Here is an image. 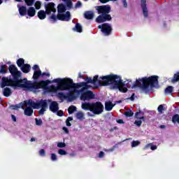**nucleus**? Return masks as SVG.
<instances>
[{
  "mask_svg": "<svg viewBox=\"0 0 179 179\" xmlns=\"http://www.w3.org/2000/svg\"><path fill=\"white\" fill-rule=\"evenodd\" d=\"M15 1H17V2H20V1H22V0H15Z\"/></svg>",
  "mask_w": 179,
  "mask_h": 179,
  "instance_id": "52",
  "label": "nucleus"
},
{
  "mask_svg": "<svg viewBox=\"0 0 179 179\" xmlns=\"http://www.w3.org/2000/svg\"><path fill=\"white\" fill-rule=\"evenodd\" d=\"M27 15H28V16L33 17V16H34L36 15V9H34V8H33V7H30L27 10Z\"/></svg>",
  "mask_w": 179,
  "mask_h": 179,
  "instance_id": "17",
  "label": "nucleus"
},
{
  "mask_svg": "<svg viewBox=\"0 0 179 179\" xmlns=\"http://www.w3.org/2000/svg\"><path fill=\"white\" fill-rule=\"evenodd\" d=\"M46 14H47V9L45 8V11H44V10H40V11H38V17L41 20H44V19H45V17H46Z\"/></svg>",
  "mask_w": 179,
  "mask_h": 179,
  "instance_id": "13",
  "label": "nucleus"
},
{
  "mask_svg": "<svg viewBox=\"0 0 179 179\" xmlns=\"http://www.w3.org/2000/svg\"><path fill=\"white\" fill-rule=\"evenodd\" d=\"M82 6V3L80 1H78L76 4V8H80Z\"/></svg>",
  "mask_w": 179,
  "mask_h": 179,
  "instance_id": "43",
  "label": "nucleus"
},
{
  "mask_svg": "<svg viewBox=\"0 0 179 179\" xmlns=\"http://www.w3.org/2000/svg\"><path fill=\"white\" fill-rule=\"evenodd\" d=\"M56 113L59 117H62L64 115V112H62V110H57Z\"/></svg>",
  "mask_w": 179,
  "mask_h": 179,
  "instance_id": "42",
  "label": "nucleus"
},
{
  "mask_svg": "<svg viewBox=\"0 0 179 179\" xmlns=\"http://www.w3.org/2000/svg\"><path fill=\"white\" fill-rule=\"evenodd\" d=\"M63 131L66 133V134H69V131L68 130V129L66 127H63Z\"/></svg>",
  "mask_w": 179,
  "mask_h": 179,
  "instance_id": "44",
  "label": "nucleus"
},
{
  "mask_svg": "<svg viewBox=\"0 0 179 179\" xmlns=\"http://www.w3.org/2000/svg\"><path fill=\"white\" fill-rule=\"evenodd\" d=\"M79 78H82V75L79 74Z\"/></svg>",
  "mask_w": 179,
  "mask_h": 179,
  "instance_id": "53",
  "label": "nucleus"
},
{
  "mask_svg": "<svg viewBox=\"0 0 179 179\" xmlns=\"http://www.w3.org/2000/svg\"><path fill=\"white\" fill-rule=\"evenodd\" d=\"M50 102L47 105V108H48V104H50V110L52 113H57L59 108L58 107V103L57 101H52L51 99H48Z\"/></svg>",
  "mask_w": 179,
  "mask_h": 179,
  "instance_id": "10",
  "label": "nucleus"
},
{
  "mask_svg": "<svg viewBox=\"0 0 179 179\" xmlns=\"http://www.w3.org/2000/svg\"><path fill=\"white\" fill-rule=\"evenodd\" d=\"M3 94L6 97H9V96H10V94H12V90H10V88H9V87L4 88L3 90Z\"/></svg>",
  "mask_w": 179,
  "mask_h": 179,
  "instance_id": "15",
  "label": "nucleus"
},
{
  "mask_svg": "<svg viewBox=\"0 0 179 179\" xmlns=\"http://www.w3.org/2000/svg\"><path fill=\"white\" fill-rule=\"evenodd\" d=\"M173 122H178L179 124V115H175L172 118Z\"/></svg>",
  "mask_w": 179,
  "mask_h": 179,
  "instance_id": "29",
  "label": "nucleus"
},
{
  "mask_svg": "<svg viewBox=\"0 0 179 179\" xmlns=\"http://www.w3.org/2000/svg\"><path fill=\"white\" fill-rule=\"evenodd\" d=\"M1 3H2V0H0V5H1Z\"/></svg>",
  "mask_w": 179,
  "mask_h": 179,
  "instance_id": "54",
  "label": "nucleus"
},
{
  "mask_svg": "<svg viewBox=\"0 0 179 179\" xmlns=\"http://www.w3.org/2000/svg\"><path fill=\"white\" fill-rule=\"evenodd\" d=\"M126 117H132L134 115V112L131 110H127L124 113Z\"/></svg>",
  "mask_w": 179,
  "mask_h": 179,
  "instance_id": "30",
  "label": "nucleus"
},
{
  "mask_svg": "<svg viewBox=\"0 0 179 179\" xmlns=\"http://www.w3.org/2000/svg\"><path fill=\"white\" fill-rule=\"evenodd\" d=\"M94 16V13L92 11H87L85 13V19H93Z\"/></svg>",
  "mask_w": 179,
  "mask_h": 179,
  "instance_id": "19",
  "label": "nucleus"
},
{
  "mask_svg": "<svg viewBox=\"0 0 179 179\" xmlns=\"http://www.w3.org/2000/svg\"><path fill=\"white\" fill-rule=\"evenodd\" d=\"M58 153H59V155H61L62 156H65V155H66V151H65L62 149H60V150H59Z\"/></svg>",
  "mask_w": 179,
  "mask_h": 179,
  "instance_id": "37",
  "label": "nucleus"
},
{
  "mask_svg": "<svg viewBox=\"0 0 179 179\" xmlns=\"http://www.w3.org/2000/svg\"><path fill=\"white\" fill-rule=\"evenodd\" d=\"M99 29H101L102 33H103V34L105 36H109L110 33H111V25H110V24H103L101 25H99Z\"/></svg>",
  "mask_w": 179,
  "mask_h": 179,
  "instance_id": "8",
  "label": "nucleus"
},
{
  "mask_svg": "<svg viewBox=\"0 0 179 179\" xmlns=\"http://www.w3.org/2000/svg\"><path fill=\"white\" fill-rule=\"evenodd\" d=\"M39 155L40 156H45V151L44 149H42L39 151Z\"/></svg>",
  "mask_w": 179,
  "mask_h": 179,
  "instance_id": "40",
  "label": "nucleus"
},
{
  "mask_svg": "<svg viewBox=\"0 0 179 179\" xmlns=\"http://www.w3.org/2000/svg\"><path fill=\"white\" fill-rule=\"evenodd\" d=\"M171 92H173V87H171V86L166 87L165 90L166 94H170V93H171Z\"/></svg>",
  "mask_w": 179,
  "mask_h": 179,
  "instance_id": "27",
  "label": "nucleus"
},
{
  "mask_svg": "<svg viewBox=\"0 0 179 179\" xmlns=\"http://www.w3.org/2000/svg\"><path fill=\"white\" fill-rule=\"evenodd\" d=\"M148 148H150L151 150H156L157 149V146L153 145L152 144H148L145 147V149H148Z\"/></svg>",
  "mask_w": 179,
  "mask_h": 179,
  "instance_id": "25",
  "label": "nucleus"
},
{
  "mask_svg": "<svg viewBox=\"0 0 179 179\" xmlns=\"http://www.w3.org/2000/svg\"><path fill=\"white\" fill-rule=\"evenodd\" d=\"M72 120H73V118H72V117H69L67 118L66 121L70 122V121H72Z\"/></svg>",
  "mask_w": 179,
  "mask_h": 179,
  "instance_id": "50",
  "label": "nucleus"
},
{
  "mask_svg": "<svg viewBox=\"0 0 179 179\" xmlns=\"http://www.w3.org/2000/svg\"><path fill=\"white\" fill-rule=\"evenodd\" d=\"M141 8L145 17H148V8H146V0H141Z\"/></svg>",
  "mask_w": 179,
  "mask_h": 179,
  "instance_id": "11",
  "label": "nucleus"
},
{
  "mask_svg": "<svg viewBox=\"0 0 179 179\" xmlns=\"http://www.w3.org/2000/svg\"><path fill=\"white\" fill-rule=\"evenodd\" d=\"M83 110H85L88 112L87 115L88 117H94V115H100L104 111V106L101 102H94V103H83L81 105Z\"/></svg>",
  "mask_w": 179,
  "mask_h": 179,
  "instance_id": "6",
  "label": "nucleus"
},
{
  "mask_svg": "<svg viewBox=\"0 0 179 179\" xmlns=\"http://www.w3.org/2000/svg\"><path fill=\"white\" fill-rule=\"evenodd\" d=\"M64 2H67V7L69 8H72V1H71V0H63Z\"/></svg>",
  "mask_w": 179,
  "mask_h": 179,
  "instance_id": "34",
  "label": "nucleus"
},
{
  "mask_svg": "<svg viewBox=\"0 0 179 179\" xmlns=\"http://www.w3.org/2000/svg\"><path fill=\"white\" fill-rule=\"evenodd\" d=\"M65 146H66L65 143H57V148H65Z\"/></svg>",
  "mask_w": 179,
  "mask_h": 179,
  "instance_id": "38",
  "label": "nucleus"
},
{
  "mask_svg": "<svg viewBox=\"0 0 179 179\" xmlns=\"http://www.w3.org/2000/svg\"><path fill=\"white\" fill-rule=\"evenodd\" d=\"M11 118H12L13 121H14V122H16V116H15L14 115H12Z\"/></svg>",
  "mask_w": 179,
  "mask_h": 179,
  "instance_id": "47",
  "label": "nucleus"
},
{
  "mask_svg": "<svg viewBox=\"0 0 179 179\" xmlns=\"http://www.w3.org/2000/svg\"><path fill=\"white\" fill-rule=\"evenodd\" d=\"M35 8H36V9H40V8H41V2L36 1L35 3Z\"/></svg>",
  "mask_w": 179,
  "mask_h": 179,
  "instance_id": "35",
  "label": "nucleus"
},
{
  "mask_svg": "<svg viewBox=\"0 0 179 179\" xmlns=\"http://www.w3.org/2000/svg\"><path fill=\"white\" fill-rule=\"evenodd\" d=\"M8 69L14 80L5 77L3 78L1 87H5V86H11V87H13L14 89L20 87L21 89H23V90H30L31 92H35L38 89H41V85L40 83H33L27 80L26 78L19 80L22 73L17 71V68H16V66L11 65L9 66Z\"/></svg>",
  "mask_w": 179,
  "mask_h": 179,
  "instance_id": "2",
  "label": "nucleus"
},
{
  "mask_svg": "<svg viewBox=\"0 0 179 179\" xmlns=\"http://www.w3.org/2000/svg\"><path fill=\"white\" fill-rule=\"evenodd\" d=\"M32 69H33L34 71H38V70H40V67H38V65L35 64V65L33 66Z\"/></svg>",
  "mask_w": 179,
  "mask_h": 179,
  "instance_id": "41",
  "label": "nucleus"
},
{
  "mask_svg": "<svg viewBox=\"0 0 179 179\" xmlns=\"http://www.w3.org/2000/svg\"><path fill=\"white\" fill-rule=\"evenodd\" d=\"M96 10H98L99 15H100L96 19L97 23H103V22H107V20H111V15H108L110 13V6H98L96 7Z\"/></svg>",
  "mask_w": 179,
  "mask_h": 179,
  "instance_id": "7",
  "label": "nucleus"
},
{
  "mask_svg": "<svg viewBox=\"0 0 179 179\" xmlns=\"http://www.w3.org/2000/svg\"><path fill=\"white\" fill-rule=\"evenodd\" d=\"M161 128H164V126H161Z\"/></svg>",
  "mask_w": 179,
  "mask_h": 179,
  "instance_id": "55",
  "label": "nucleus"
},
{
  "mask_svg": "<svg viewBox=\"0 0 179 179\" xmlns=\"http://www.w3.org/2000/svg\"><path fill=\"white\" fill-rule=\"evenodd\" d=\"M135 117L136 120H142L143 121H145L144 113L142 111L136 112L135 114Z\"/></svg>",
  "mask_w": 179,
  "mask_h": 179,
  "instance_id": "14",
  "label": "nucleus"
},
{
  "mask_svg": "<svg viewBox=\"0 0 179 179\" xmlns=\"http://www.w3.org/2000/svg\"><path fill=\"white\" fill-rule=\"evenodd\" d=\"M114 106H115V104H113L111 101H107L105 103V110L106 111H111Z\"/></svg>",
  "mask_w": 179,
  "mask_h": 179,
  "instance_id": "12",
  "label": "nucleus"
},
{
  "mask_svg": "<svg viewBox=\"0 0 179 179\" xmlns=\"http://www.w3.org/2000/svg\"><path fill=\"white\" fill-rule=\"evenodd\" d=\"M35 121H36V125H42L43 124V120H41V119H37L36 118L35 119Z\"/></svg>",
  "mask_w": 179,
  "mask_h": 179,
  "instance_id": "33",
  "label": "nucleus"
},
{
  "mask_svg": "<svg viewBox=\"0 0 179 179\" xmlns=\"http://www.w3.org/2000/svg\"><path fill=\"white\" fill-rule=\"evenodd\" d=\"M178 80H179V72L174 75L172 83H174L175 82H178Z\"/></svg>",
  "mask_w": 179,
  "mask_h": 179,
  "instance_id": "26",
  "label": "nucleus"
},
{
  "mask_svg": "<svg viewBox=\"0 0 179 179\" xmlns=\"http://www.w3.org/2000/svg\"><path fill=\"white\" fill-rule=\"evenodd\" d=\"M42 76H48L50 77V73H43Z\"/></svg>",
  "mask_w": 179,
  "mask_h": 179,
  "instance_id": "46",
  "label": "nucleus"
},
{
  "mask_svg": "<svg viewBox=\"0 0 179 179\" xmlns=\"http://www.w3.org/2000/svg\"><path fill=\"white\" fill-rule=\"evenodd\" d=\"M66 126H67V127H71V122H69L68 120L66 121Z\"/></svg>",
  "mask_w": 179,
  "mask_h": 179,
  "instance_id": "49",
  "label": "nucleus"
},
{
  "mask_svg": "<svg viewBox=\"0 0 179 179\" xmlns=\"http://www.w3.org/2000/svg\"><path fill=\"white\" fill-rule=\"evenodd\" d=\"M104 156V152L103 151H101L99 155V157H103Z\"/></svg>",
  "mask_w": 179,
  "mask_h": 179,
  "instance_id": "45",
  "label": "nucleus"
},
{
  "mask_svg": "<svg viewBox=\"0 0 179 179\" xmlns=\"http://www.w3.org/2000/svg\"><path fill=\"white\" fill-rule=\"evenodd\" d=\"M25 3H27L28 6H31V5L34 3V0H25Z\"/></svg>",
  "mask_w": 179,
  "mask_h": 179,
  "instance_id": "32",
  "label": "nucleus"
},
{
  "mask_svg": "<svg viewBox=\"0 0 179 179\" xmlns=\"http://www.w3.org/2000/svg\"><path fill=\"white\" fill-rule=\"evenodd\" d=\"M158 77L156 76H152L151 77L143 78L142 79L136 80V83L131 86V88L134 87H141L144 92H148L152 87H157L159 81L157 80Z\"/></svg>",
  "mask_w": 179,
  "mask_h": 179,
  "instance_id": "5",
  "label": "nucleus"
},
{
  "mask_svg": "<svg viewBox=\"0 0 179 179\" xmlns=\"http://www.w3.org/2000/svg\"><path fill=\"white\" fill-rule=\"evenodd\" d=\"M69 114H72L74 111H76V107L75 106H71L68 108Z\"/></svg>",
  "mask_w": 179,
  "mask_h": 179,
  "instance_id": "24",
  "label": "nucleus"
},
{
  "mask_svg": "<svg viewBox=\"0 0 179 179\" xmlns=\"http://www.w3.org/2000/svg\"><path fill=\"white\" fill-rule=\"evenodd\" d=\"M76 117L77 120H80V121H83V120H85V113H83V112L82 111H78L76 114Z\"/></svg>",
  "mask_w": 179,
  "mask_h": 179,
  "instance_id": "18",
  "label": "nucleus"
},
{
  "mask_svg": "<svg viewBox=\"0 0 179 179\" xmlns=\"http://www.w3.org/2000/svg\"><path fill=\"white\" fill-rule=\"evenodd\" d=\"M19 12L21 16H24V15H26V13L27 12V10L24 6L19 7Z\"/></svg>",
  "mask_w": 179,
  "mask_h": 179,
  "instance_id": "21",
  "label": "nucleus"
},
{
  "mask_svg": "<svg viewBox=\"0 0 179 179\" xmlns=\"http://www.w3.org/2000/svg\"><path fill=\"white\" fill-rule=\"evenodd\" d=\"M45 9H46L47 15H51L50 20L52 22H56V20L69 22V20H71V13L69 11L65 13L66 7L64 4H59L57 7V15H54V13L57 12L55 4L54 3L45 4Z\"/></svg>",
  "mask_w": 179,
  "mask_h": 179,
  "instance_id": "3",
  "label": "nucleus"
},
{
  "mask_svg": "<svg viewBox=\"0 0 179 179\" xmlns=\"http://www.w3.org/2000/svg\"><path fill=\"white\" fill-rule=\"evenodd\" d=\"M138 145H141V142L138 141H134L131 142V148H136Z\"/></svg>",
  "mask_w": 179,
  "mask_h": 179,
  "instance_id": "28",
  "label": "nucleus"
},
{
  "mask_svg": "<svg viewBox=\"0 0 179 179\" xmlns=\"http://www.w3.org/2000/svg\"><path fill=\"white\" fill-rule=\"evenodd\" d=\"M48 103H50L49 100L42 99L38 103H36L32 100H28L21 103L20 106L22 107V108H24L25 107L24 114L25 115L30 117L33 114V108H36L37 110L41 108V110L38 111V113L41 115H43V114H44L47 110V106Z\"/></svg>",
  "mask_w": 179,
  "mask_h": 179,
  "instance_id": "4",
  "label": "nucleus"
},
{
  "mask_svg": "<svg viewBox=\"0 0 179 179\" xmlns=\"http://www.w3.org/2000/svg\"><path fill=\"white\" fill-rule=\"evenodd\" d=\"M92 99H94V94L92 91H87L83 92L81 94L80 100L83 101H86L87 100H92Z\"/></svg>",
  "mask_w": 179,
  "mask_h": 179,
  "instance_id": "9",
  "label": "nucleus"
},
{
  "mask_svg": "<svg viewBox=\"0 0 179 179\" xmlns=\"http://www.w3.org/2000/svg\"><path fill=\"white\" fill-rule=\"evenodd\" d=\"M30 65L29 64H24L21 66V71L24 72V73H29L30 72Z\"/></svg>",
  "mask_w": 179,
  "mask_h": 179,
  "instance_id": "16",
  "label": "nucleus"
},
{
  "mask_svg": "<svg viewBox=\"0 0 179 179\" xmlns=\"http://www.w3.org/2000/svg\"><path fill=\"white\" fill-rule=\"evenodd\" d=\"M57 156L55 154H51V160H52V162H55V160H57Z\"/></svg>",
  "mask_w": 179,
  "mask_h": 179,
  "instance_id": "39",
  "label": "nucleus"
},
{
  "mask_svg": "<svg viewBox=\"0 0 179 179\" xmlns=\"http://www.w3.org/2000/svg\"><path fill=\"white\" fill-rule=\"evenodd\" d=\"M164 110V106H163V105H160V106L158 107V111H159V113H160L161 114H162Z\"/></svg>",
  "mask_w": 179,
  "mask_h": 179,
  "instance_id": "36",
  "label": "nucleus"
},
{
  "mask_svg": "<svg viewBox=\"0 0 179 179\" xmlns=\"http://www.w3.org/2000/svg\"><path fill=\"white\" fill-rule=\"evenodd\" d=\"M40 76H42L41 70L35 71L34 72V76H33L34 79H38Z\"/></svg>",
  "mask_w": 179,
  "mask_h": 179,
  "instance_id": "20",
  "label": "nucleus"
},
{
  "mask_svg": "<svg viewBox=\"0 0 179 179\" xmlns=\"http://www.w3.org/2000/svg\"><path fill=\"white\" fill-rule=\"evenodd\" d=\"M117 122L118 124H124V120H117Z\"/></svg>",
  "mask_w": 179,
  "mask_h": 179,
  "instance_id": "48",
  "label": "nucleus"
},
{
  "mask_svg": "<svg viewBox=\"0 0 179 179\" xmlns=\"http://www.w3.org/2000/svg\"><path fill=\"white\" fill-rule=\"evenodd\" d=\"M17 64L20 68H22V65H24V59H19L17 61Z\"/></svg>",
  "mask_w": 179,
  "mask_h": 179,
  "instance_id": "23",
  "label": "nucleus"
},
{
  "mask_svg": "<svg viewBox=\"0 0 179 179\" xmlns=\"http://www.w3.org/2000/svg\"><path fill=\"white\" fill-rule=\"evenodd\" d=\"M45 1H50V0H45Z\"/></svg>",
  "mask_w": 179,
  "mask_h": 179,
  "instance_id": "56",
  "label": "nucleus"
},
{
  "mask_svg": "<svg viewBox=\"0 0 179 179\" xmlns=\"http://www.w3.org/2000/svg\"><path fill=\"white\" fill-rule=\"evenodd\" d=\"M34 141H36L35 138H31V142H34Z\"/></svg>",
  "mask_w": 179,
  "mask_h": 179,
  "instance_id": "51",
  "label": "nucleus"
},
{
  "mask_svg": "<svg viewBox=\"0 0 179 179\" xmlns=\"http://www.w3.org/2000/svg\"><path fill=\"white\" fill-rule=\"evenodd\" d=\"M142 120H139V119H137L135 122H134V124L135 125H136L137 127H141V125H142Z\"/></svg>",
  "mask_w": 179,
  "mask_h": 179,
  "instance_id": "31",
  "label": "nucleus"
},
{
  "mask_svg": "<svg viewBox=\"0 0 179 179\" xmlns=\"http://www.w3.org/2000/svg\"><path fill=\"white\" fill-rule=\"evenodd\" d=\"M73 30L78 31V33H82V25L80 24H76Z\"/></svg>",
  "mask_w": 179,
  "mask_h": 179,
  "instance_id": "22",
  "label": "nucleus"
},
{
  "mask_svg": "<svg viewBox=\"0 0 179 179\" xmlns=\"http://www.w3.org/2000/svg\"><path fill=\"white\" fill-rule=\"evenodd\" d=\"M85 82L87 83H79L76 84L73 83V80L71 78H56L52 80V83H58V85L50 86V92H53V93H57V90H69V93L66 94H64V92H59L57 96L59 99H67L69 101H72L76 99V96L80 92H85V90L92 87L89 83L94 85L96 83H98V85L102 86L110 85L111 89H118L120 92H122L123 93H126L128 90L127 87H131L129 83L123 84L121 77L114 75L102 76L99 78V76H95L93 78L87 77L85 78Z\"/></svg>",
  "mask_w": 179,
  "mask_h": 179,
  "instance_id": "1",
  "label": "nucleus"
}]
</instances>
